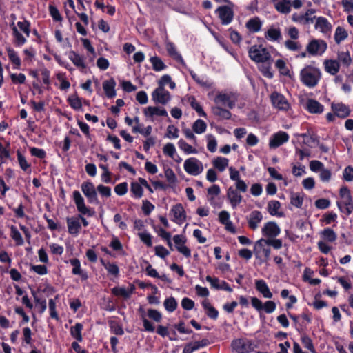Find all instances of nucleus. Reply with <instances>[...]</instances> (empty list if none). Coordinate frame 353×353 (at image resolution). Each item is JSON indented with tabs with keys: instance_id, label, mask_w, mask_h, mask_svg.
<instances>
[{
	"instance_id": "obj_30",
	"label": "nucleus",
	"mask_w": 353,
	"mask_h": 353,
	"mask_svg": "<svg viewBox=\"0 0 353 353\" xmlns=\"http://www.w3.org/2000/svg\"><path fill=\"white\" fill-rule=\"evenodd\" d=\"M265 37L271 41H279L282 39V34L280 28L270 27L265 32Z\"/></svg>"
},
{
	"instance_id": "obj_1",
	"label": "nucleus",
	"mask_w": 353,
	"mask_h": 353,
	"mask_svg": "<svg viewBox=\"0 0 353 353\" xmlns=\"http://www.w3.org/2000/svg\"><path fill=\"white\" fill-rule=\"evenodd\" d=\"M321 77L319 68L307 65L303 68L300 72V80L303 85L308 88L315 87Z\"/></svg>"
},
{
	"instance_id": "obj_41",
	"label": "nucleus",
	"mask_w": 353,
	"mask_h": 353,
	"mask_svg": "<svg viewBox=\"0 0 353 353\" xmlns=\"http://www.w3.org/2000/svg\"><path fill=\"white\" fill-rule=\"evenodd\" d=\"M321 235L325 241L328 242H334L337 238L336 234L330 228H325L321 232Z\"/></svg>"
},
{
	"instance_id": "obj_59",
	"label": "nucleus",
	"mask_w": 353,
	"mask_h": 353,
	"mask_svg": "<svg viewBox=\"0 0 353 353\" xmlns=\"http://www.w3.org/2000/svg\"><path fill=\"white\" fill-rule=\"evenodd\" d=\"M49 12L54 21H61L63 20L61 14H60L57 7L54 6H49Z\"/></svg>"
},
{
	"instance_id": "obj_3",
	"label": "nucleus",
	"mask_w": 353,
	"mask_h": 353,
	"mask_svg": "<svg viewBox=\"0 0 353 353\" xmlns=\"http://www.w3.org/2000/svg\"><path fill=\"white\" fill-rule=\"evenodd\" d=\"M250 58L256 63H265L271 59V54L262 45H254L248 50Z\"/></svg>"
},
{
	"instance_id": "obj_52",
	"label": "nucleus",
	"mask_w": 353,
	"mask_h": 353,
	"mask_svg": "<svg viewBox=\"0 0 353 353\" xmlns=\"http://www.w3.org/2000/svg\"><path fill=\"white\" fill-rule=\"evenodd\" d=\"M179 148L183 150L186 154H196L197 150L192 145L186 143L183 139H180L178 142Z\"/></svg>"
},
{
	"instance_id": "obj_36",
	"label": "nucleus",
	"mask_w": 353,
	"mask_h": 353,
	"mask_svg": "<svg viewBox=\"0 0 353 353\" xmlns=\"http://www.w3.org/2000/svg\"><path fill=\"white\" fill-rule=\"evenodd\" d=\"M68 57L75 66L82 69L86 68L87 66L83 61V59L76 52L70 51Z\"/></svg>"
},
{
	"instance_id": "obj_18",
	"label": "nucleus",
	"mask_w": 353,
	"mask_h": 353,
	"mask_svg": "<svg viewBox=\"0 0 353 353\" xmlns=\"http://www.w3.org/2000/svg\"><path fill=\"white\" fill-rule=\"evenodd\" d=\"M170 213L173 215V221L178 224H181L184 222L186 219V212L181 203L174 205L171 210Z\"/></svg>"
},
{
	"instance_id": "obj_19",
	"label": "nucleus",
	"mask_w": 353,
	"mask_h": 353,
	"mask_svg": "<svg viewBox=\"0 0 353 353\" xmlns=\"http://www.w3.org/2000/svg\"><path fill=\"white\" fill-rule=\"evenodd\" d=\"M69 263L73 267L72 274L74 275H79L82 281H86L88 279V272L81 269V262L77 258L70 259Z\"/></svg>"
},
{
	"instance_id": "obj_44",
	"label": "nucleus",
	"mask_w": 353,
	"mask_h": 353,
	"mask_svg": "<svg viewBox=\"0 0 353 353\" xmlns=\"http://www.w3.org/2000/svg\"><path fill=\"white\" fill-rule=\"evenodd\" d=\"M166 50L169 55L178 61H183L182 56L177 52L175 45L170 42L166 45Z\"/></svg>"
},
{
	"instance_id": "obj_35",
	"label": "nucleus",
	"mask_w": 353,
	"mask_h": 353,
	"mask_svg": "<svg viewBox=\"0 0 353 353\" xmlns=\"http://www.w3.org/2000/svg\"><path fill=\"white\" fill-rule=\"evenodd\" d=\"M246 28L249 30L251 32H259L262 26V23L260 20V19L257 17L252 18L249 19L246 24Z\"/></svg>"
},
{
	"instance_id": "obj_40",
	"label": "nucleus",
	"mask_w": 353,
	"mask_h": 353,
	"mask_svg": "<svg viewBox=\"0 0 353 353\" xmlns=\"http://www.w3.org/2000/svg\"><path fill=\"white\" fill-rule=\"evenodd\" d=\"M190 74L194 81L203 88H210L212 87V83L210 82L205 77H199L193 70L190 71Z\"/></svg>"
},
{
	"instance_id": "obj_7",
	"label": "nucleus",
	"mask_w": 353,
	"mask_h": 353,
	"mask_svg": "<svg viewBox=\"0 0 353 353\" xmlns=\"http://www.w3.org/2000/svg\"><path fill=\"white\" fill-rule=\"evenodd\" d=\"M233 7L234 6L228 4L221 6L216 9L215 14L218 15L222 25H228L233 21L234 16Z\"/></svg>"
},
{
	"instance_id": "obj_39",
	"label": "nucleus",
	"mask_w": 353,
	"mask_h": 353,
	"mask_svg": "<svg viewBox=\"0 0 353 353\" xmlns=\"http://www.w3.org/2000/svg\"><path fill=\"white\" fill-rule=\"evenodd\" d=\"M228 159L222 157H218L215 158L212 161L213 166L219 172L224 171L225 169L228 167Z\"/></svg>"
},
{
	"instance_id": "obj_10",
	"label": "nucleus",
	"mask_w": 353,
	"mask_h": 353,
	"mask_svg": "<svg viewBox=\"0 0 353 353\" xmlns=\"http://www.w3.org/2000/svg\"><path fill=\"white\" fill-rule=\"evenodd\" d=\"M185 171L192 176H197L203 172L202 163L195 157L186 159L183 164Z\"/></svg>"
},
{
	"instance_id": "obj_33",
	"label": "nucleus",
	"mask_w": 353,
	"mask_h": 353,
	"mask_svg": "<svg viewBox=\"0 0 353 353\" xmlns=\"http://www.w3.org/2000/svg\"><path fill=\"white\" fill-rule=\"evenodd\" d=\"M134 286L132 285L130 290H126L125 288L114 287L111 291L114 296H121L124 299H128L133 293Z\"/></svg>"
},
{
	"instance_id": "obj_46",
	"label": "nucleus",
	"mask_w": 353,
	"mask_h": 353,
	"mask_svg": "<svg viewBox=\"0 0 353 353\" xmlns=\"http://www.w3.org/2000/svg\"><path fill=\"white\" fill-rule=\"evenodd\" d=\"M348 36L347 31L342 27L338 26L334 33V41L337 44L345 40Z\"/></svg>"
},
{
	"instance_id": "obj_2",
	"label": "nucleus",
	"mask_w": 353,
	"mask_h": 353,
	"mask_svg": "<svg viewBox=\"0 0 353 353\" xmlns=\"http://www.w3.org/2000/svg\"><path fill=\"white\" fill-rule=\"evenodd\" d=\"M339 196L342 200L336 201V205L342 213L349 216L353 212V198L350 189L345 185L342 186L339 190Z\"/></svg>"
},
{
	"instance_id": "obj_26",
	"label": "nucleus",
	"mask_w": 353,
	"mask_h": 353,
	"mask_svg": "<svg viewBox=\"0 0 353 353\" xmlns=\"http://www.w3.org/2000/svg\"><path fill=\"white\" fill-rule=\"evenodd\" d=\"M275 9L280 13L288 14L291 11L292 3L290 0H271Z\"/></svg>"
},
{
	"instance_id": "obj_48",
	"label": "nucleus",
	"mask_w": 353,
	"mask_h": 353,
	"mask_svg": "<svg viewBox=\"0 0 353 353\" xmlns=\"http://www.w3.org/2000/svg\"><path fill=\"white\" fill-rule=\"evenodd\" d=\"M17 26L20 29L21 32H23L26 37H30V34L31 32V23L30 21L24 19L22 21L17 22Z\"/></svg>"
},
{
	"instance_id": "obj_28",
	"label": "nucleus",
	"mask_w": 353,
	"mask_h": 353,
	"mask_svg": "<svg viewBox=\"0 0 353 353\" xmlns=\"http://www.w3.org/2000/svg\"><path fill=\"white\" fill-rule=\"evenodd\" d=\"M325 70L331 75L336 74L340 69L339 61L334 59H326L323 62Z\"/></svg>"
},
{
	"instance_id": "obj_15",
	"label": "nucleus",
	"mask_w": 353,
	"mask_h": 353,
	"mask_svg": "<svg viewBox=\"0 0 353 353\" xmlns=\"http://www.w3.org/2000/svg\"><path fill=\"white\" fill-rule=\"evenodd\" d=\"M262 234L268 239L275 238L281 233V229L274 221L266 223L262 228Z\"/></svg>"
},
{
	"instance_id": "obj_16",
	"label": "nucleus",
	"mask_w": 353,
	"mask_h": 353,
	"mask_svg": "<svg viewBox=\"0 0 353 353\" xmlns=\"http://www.w3.org/2000/svg\"><path fill=\"white\" fill-rule=\"evenodd\" d=\"M331 109L334 114L341 119H345L350 115L351 110L348 105L341 103H332Z\"/></svg>"
},
{
	"instance_id": "obj_45",
	"label": "nucleus",
	"mask_w": 353,
	"mask_h": 353,
	"mask_svg": "<svg viewBox=\"0 0 353 353\" xmlns=\"http://www.w3.org/2000/svg\"><path fill=\"white\" fill-rule=\"evenodd\" d=\"M31 292L36 305L39 306V312L43 314L47 307L46 299L39 298L34 290H32Z\"/></svg>"
},
{
	"instance_id": "obj_11",
	"label": "nucleus",
	"mask_w": 353,
	"mask_h": 353,
	"mask_svg": "<svg viewBox=\"0 0 353 353\" xmlns=\"http://www.w3.org/2000/svg\"><path fill=\"white\" fill-rule=\"evenodd\" d=\"M236 97L232 94L219 93L214 99L215 105L226 106L229 109H233L236 105Z\"/></svg>"
},
{
	"instance_id": "obj_57",
	"label": "nucleus",
	"mask_w": 353,
	"mask_h": 353,
	"mask_svg": "<svg viewBox=\"0 0 353 353\" xmlns=\"http://www.w3.org/2000/svg\"><path fill=\"white\" fill-rule=\"evenodd\" d=\"M17 155L19 166L22 170L26 171L31 167V164L27 162L25 157L21 154L19 150L17 151Z\"/></svg>"
},
{
	"instance_id": "obj_61",
	"label": "nucleus",
	"mask_w": 353,
	"mask_h": 353,
	"mask_svg": "<svg viewBox=\"0 0 353 353\" xmlns=\"http://www.w3.org/2000/svg\"><path fill=\"white\" fill-rule=\"evenodd\" d=\"M230 32V39L234 44H239L242 40L241 35L232 28L228 29Z\"/></svg>"
},
{
	"instance_id": "obj_21",
	"label": "nucleus",
	"mask_w": 353,
	"mask_h": 353,
	"mask_svg": "<svg viewBox=\"0 0 353 353\" xmlns=\"http://www.w3.org/2000/svg\"><path fill=\"white\" fill-rule=\"evenodd\" d=\"M66 222L68 233L74 236H77L81 230V224L79 221V219L77 217H68Z\"/></svg>"
},
{
	"instance_id": "obj_60",
	"label": "nucleus",
	"mask_w": 353,
	"mask_h": 353,
	"mask_svg": "<svg viewBox=\"0 0 353 353\" xmlns=\"http://www.w3.org/2000/svg\"><path fill=\"white\" fill-rule=\"evenodd\" d=\"M30 152L32 156L43 159L46 157V151L42 148L32 147L30 148Z\"/></svg>"
},
{
	"instance_id": "obj_50",
	"label": "nucleus",
	"mask_w": 353,
	"mask_h": 353,
	"mask_svg": "<svg viewBox=\"0 0 353 353\" xmlns=\"http://www.w3.org/2000/svg\"><path fill=\"white\" fill-rule=\"evenodd\" d=\"M207 128V125L202 119H197L192 125V130L196 134L203 133Z\"/></svg>"
},
{
	"instance_id": "obj_56",
	"label": "nucleus",
	"mask_w": 353,
	"mask_h": 353,
	"mask_svg": "<svg viewBox=\"0 0 353 353\" xmlns=\"http://www.w3.org/2000/svg\"><path fill=\"white\" fill-rule=\"evenodd\" d=\"M10 77L12 83L14 85L23 84L26 80V75L23 73H10Z\"/></svg>"
},
{
	"instance_id": "obj_17",
	"label": "nucleus",
	"mask_w": 353,
	"mask_h": 353,
	"mask_svg": "<svg viewBox=\"0 0 353 353\" xmlns=\"http://www.w3.org/2000/svg\"><path fill=\"white\" fill-rule=\"evenodd\" d=\"M226 197L233 209L236 208L243 199V196L241 195L240 192L232 186L228 188Z\"/></svg>"
},
{
	"instance_id": "obj_32",
	"label": "nucleus",
	"mask_w": 353,
	"mask_h": 353,
	"mask_svg": "<svg viewBox=\"0 0 353 353\" xmlns=\"http://www.w3.org/2000/svg\"><path fill=\"white\" fill-rule=\"evenodd\" d=\"M315 28H319L320 29L321 32L327 33L331 31L332 25L325 17H319L316 18Z\"/></svg>"
},
{
	"instance_id": "obj_5",
	"label": "nucleus",
	"mask_w": 353,
	"mask_h": 353,
	"mask_svg": "<svg viewBox=\"0 0 353 353\" xmlns=\"http://www.w3.org/2000/svg\"><path fill=\"white\" fill-rule=\"evenodd\" d=\"M327 48V43L322 39H312L306 46V51L312 57L321 56Z\"/></svg>"
},
{
	"instance_id": "obj_51",
	"label": "nucleus",
	"mask_w": 353,
	"mask_h": 353,
	"mask_svg": "<svg viewBox=\"0 0 353 353\" xmlns=\"http://www.w3.org/2000/svg\"><path fill=\"white\" fill-rule=\"evenodd\" d=\"M301 341L302 345H303V347L305 348L310 350L312 353H316V350H315L314 346L313 345L312 341L309 336H307L306 334L303 335L301 337Z\"/></svg>"
},
{
	"instance_id": "obj_62",
	"label": "nucleus",
	"mask_w": 353,
	"mask_h": 353,
	"mask_svg": "<svg viewBox=\"0 0 353 353\" xmlns=\"http://www.w3.org/2000/svg\"><path fill=\"white\" fill-rule=\"evenodd\" d=\"M284 45L288 50L291 51H297L301 48V45L299 42L290 39L286 40Z\"/></svg>"
},
{
	"instance_id": "obj_25",
	"label": "nucleus",
	"mask_w": 353,
	"mask_h": 353,
	"mask_svg": "<svg viewBox=\"0 0 353 353\" xmlns=\"http://www.w3.org/2000/svg\"><path fill=\"white\" fill-rule=\"evenodd\" d=\"M116 81L113 78H111L109 80H106L103 82V88L106 97L108 99H113L114 97H116Z\"/></svg>"
},
{
	"instance_id": "obj_27",
	"label": "nucleus",
	"mask_w": 353,
	"mask_h": 353,
	"mask_svg": "<svg viewBox=\"0 0 353 353\" xmlns=\"http://www.w3.org/2000/svg\"><path fill=\"white\" fill-rule=\"evenodd\" d=\"M255 288L265 298L270 299L273 296L268 284L263 279H259L255 281Z\"/></svg>"
},
{
	"instance_id": "obj_6",
	"label": "nucleus",
	"mask_w": 353,
	"mask_h": 353,
	"mask_svg": "<svg viewBox=\"0 0 353 353\" xmlns=\"http://www.w3.org/2000/svg\"><path fill=\"white\" fill-rule=\"evenodd\" d=\"M232 347L237 353H250L252 352L256 345L253 341L247 338H239L232 341Z\"/></svg>"
},
{
	"instance_id": "obj_20",
	"label": "nucleus",
	"mask_w": 353,
	"mask_h": 353,
	"mask_svg": "<svg viewBox=\"0 0 353 353\" xmlns=\"http://www.w3.org/2000/svg\"><path fill=\"white\" fill-rule=\"evenodd\" d=\"M10 26L12 29V34L13 37L12 43L15 47H21L26 42V37H24L17 29V28L14 25V21H12V23H10Z\"/></svg>"
},
{
	"instance_id": "obj_24",
	"label": "nucleus",
	"mask_w": 353,
	"mask_h": 353,
	"mask_svg": "<svg viewBox=\"0 0 353 353\" xmlns=\"http://www.w3.org/2000/svg\"><path fill=\"white\" fill-rule=\"evenodd\" d=\"M262 219L263 214L260 211L254 210L251 212L248 217V227L252 230H255L258 228V225L261 222Z\"/></svg>"
},
{
	"instance_id": "obj_64",
	"label": "nucleus",
	"mask_w": 353,
	"mask_h": 353,
	"mask_svg": "<svg viewBox=\"0 0 353 353\" xmlns=\"http://www.w3.org/2000/svg\"><path fill=\"white\" fill-rule=\"evenodd\" d=\"M343 179L345 181H352L353 180V167L348 165L344 169Z\"/></svg>"
},
{
	"instance_id": "obj_53",
	"label": "nucleus",
	"mask_w": 353,
	"mask_h": 353,
	"mask_svg": "<svg viewBox=\"0 0 353 353\" xmlns=\"http://www.w3.org/2000/svg\"><path fill=\"white\" fill-rule=\"evenodd\" d=\"M303 197L299 193H292L290 196V204L297 208H301L303 205Z\"/></svg>"
},
{
	"instance_id": "obj_54",
	"label": "nucleus",
	"mask_w": 353,
	"mask_h": 353,
	"mask_svg": "<svg viewBox=\"0 0 353 353\" xmlns=\"http://www.w3.org/2000/svg\"><path fill=\"white\" fill-rule=\"evenodd\" d=\"M339 62H341L344 65L348 67L352 61L350 52H339L337 54Z\"/></svg>"
},
{
	"instance_id": "obj_23",
	"label": "nucleus",
	"mask_w": 353,
	"mask_h": 353,
	"mask_svg": "<svg viewBox=\"0 0 353 353\" xmlns=\"http://www.w3.org/2000/svg\"><path fill=\"white\" fill-rule=\"evenodd\" d=\"M305 109L311 114H321L324 110V106L315 99H308Z\"/></svg>"
},
{
	"instance_id": "obj_9",
	"label": "nucleus",
	"mask_w": 353,
	"mask_h": 353,
	"mask_svg": "<svg viewBox=\"0 0 353 353\" xmlns=\"http://www.w3.org/2000/svg\"><path fill=\"white\" fill-rule=\"evenodd\" d=\"M73 200L77 206V211L88 216H93L95 214L94 209H91L86 206L83 197L78 190H74L72 193Z\"/></svg>"
},
{
	"instance_id": "obj_43",
	"label": "nucleus",
	"mask_w": 353,
	"mask_h": 353,
	"mask_svg": "<svg viewBox=\"0 0 353 353\" xmlns=\"http://www.w3.org/2000/svg\"><path fill=\"white\" fill-rule=\"evenodd\" d=\"M189 102L192 108L198 113L199 116L203 117H207L205 112L203 110L200 103L196 100L194 97H190L189 98Z\"/></svg>"
},
{
	"instance_id": "obj_22",
	"label": "nucleus",
	"mask_w": 353,
	"mask_h": 353,
	"mask_svg": "<svg viewBox=\"0 0 353 353\" xmlns=\"http://www.w3.org/2000/svg\"><path fill=\"white\" fill-rule=\"evenodd\" d=\"M211 110L213 115L219 121L229 120L232 117L231 112L221 105H214L212 107Z\"/></svg>"
},
{
	"instance_id": "obj_47",
	"label": "nucleus",
	"mask_w": 353,
	"mask_h": 353,
	"mask_svg": "<svg viewBox=\"0 0 353 353\" xmlns=\"http://www.w3.org/2000/svg\"><path fill=\"white\" fill-rule=\"evenodd\" d=\"M165 309L168 312H174L178 306V303L174 297L170 296L169 298L165 299L163 303Z\"/></svg>"
},
{
	"instance_id": "obj_38",
	"label": "nucleus",
	"mask_w": 353,
	"mask_h": 353,
	"mask_svg": "<svg viewBox=\"0 0 353 353\" xmlns=\"http://www.w3.org/2000/svg\"><path fill=\"white\" fill-rule=\"evenodd\" d=\"M10 236L15 241L16 245L21 246L24 243L23 239L17 228L13 225L10 227Z\"/></svg>"
},
{
	"instance_id": "obj_8",
	"label": "nucleus",
	"mask_w": 353,
	"mask_h": 353,
	"mask_svg": "<svg viewBox=\"0 0 353 353\" xmlns=\"http://www.w3.org/2000/svg\"><path fill=\"white\" fill-rule=\"evenodd\" d=\"M81 191L86 196L88 203L95 205L100 203L97 196V189L92 182L87 181L83 182L81 186Z\"/></svg>"
},
{
	"instance_id": "obj_34",
	"label": "nucleus",
	"mask_w": 353,
	"mask_h": 353,
	"mask_svg": "<svg viewBox=\"0 0 353 353\" xmlns=\"http://www.w3.org/2000/svg\"><path fill=\"white\" fill-rule=\"evenodd\" d=\"M281 208V203L279 201L272 200L268 204V211L272 216H276L279 217L283 216V212H279L278 210Z\"/></svg>"
},
{
	"instance_id": "obj_37",
	"label": "nucleus",
	"mask_w": 353,
	"mask_h": 353,
	"mask_svg": "<svg viewBox=\"0 0 353 353\" xmlns=\"http://www.w3.org/2000/svg\"><path fill=\"white\" fill-rule=\"evenodd\" d=\"M83 328V326L81 323H77L74 326L70 327V332L71 336L78 342H81L83 341V336L81 334Z\"/></svg>"
},
{
	"instance_id": "obj_4",
	"label": "nucleus",
	"mask_w": 353,
	"mask_h": 353,
	"mask_svg": "<svg viewBox=\"0 0 353 353\" xmlns=\"http://www.w3.org/2000/svg\"><path fill=\"white\" fill-rule=\"evenodd\" d=\"M266 239H261L256 241L254 245L253 252L256 259L262 262H267L270 259L271 249L268 246V243H265Z\"/></svg>"
},
{
	"instance_id": "obj_12",
	"label": "nucleus",
	"mask_w": 353,
	"mask_h": 353,
	"mask_svg": "<svg viewBox=\"0 0 353 353\" xmlns=\"http://www.w3.org/2000/svg\"><path fill=\"white\" fill-rule=\"evenodd\" d=\"M152 100L156 103L166 105L171 99L170 92L164 88H157L152 93Z\"/></svg>"
},
{
	"instance_id": "obj_29",
	"label": "nucleus",
	"mask_w": 353,
	"mask_h": 353,
	"mask_svg": "<svg viewBox=\"0 0 353 353\" xmlns=\"http://www.w3.org/2000/svg\"><path fill=\"white\" fill-rule=\"evenodd\" d=\"M8 59L13 65V69H20L21 61L17 52L11 47L6 48Z\"/></svg>"
},
{
	"instance_id": "obj_42",
	"label": "nucleus",
	"mask_w": 353,
	"mask_h": 353,
	"mask_svg": "<svg viewBox=\"0 0 353 353\" xmlns=\"http://www.w3.org/2000/svg\"><path fill=\"white\" fill-rule=\"evenodd\" d=\"M150 61L154 71L159 72L166 68V65L163 62L161 59L157 56L152 57L150 59Z\"/></svg>"
},
{
	"instance_id": "obj_14",
	"label": "nucleus",
	"mask_w": 353,
	"mask_h": 353,
	"mask_svg": "<svg viewBox=\"0 0 353 353\" xmlns=\"http://www.w3.org/2000/svg\"><path fill=\"white\" fill-rule=\"evenodd\" d=\"M289 134L284 131H279L273 134L269 140V147L276 148L288 141Z\"/></svg>"
},
{
	"instance_id": "obj_13",
	"label": "nucleus",
	"mask_w": 353,
	"mask_h": 353,
	"mask_svg": "<svg viewBox=\"0 0 353 353\" xmlns=\"http://www.w3.org/2000/svg\"><path fill=\"white\" fill-rule=\"evenodd\" d=\"M270 101L272 105L279 110H288L290 107V104L285 97L276 91L273 92L270 94Z\"/></svg>"
},
{
	"instance_id": "obj_49",
	"label": "nucleus",
	"mask_w": 353,
	"mask_h": 353,
	"mask_svg": "<svg viewBox=\"0 0 353 353\" xmlns=\"http://www.w3.org/2000/svg\"><path fill=\"white\" fill-rule=\"evenodd\" d=\"M130 190L136 199H140L143 195V189L137 182H132Z\"/></svg>"
},
{
	"instance_id": "obj_31",
	"label": "nucleus",
	"mask_w": 353,
	"mask_h": 353,
	"mask_svg": "<svg viewBox=\"0 0 353 353\" xmlns=\"http://www.w3.org/2000/svg\"><path fill=\"white\" fill-rule=\"evenodd\" d=\"M143 113L145 117H152L154 115L168 117V112L164 108H159V107L148 106L144 109Z\"/></svg>"
},
{
	"instance_id": "obj_63",
	"label": "nucleus",
	"mask_w": 353,
	"mask_h": 353,
	"mask_svg": "<svg viewBox=\"0 0 353 353\" xmlns=\"http://www.w3.org/2000/svg\"><path fill=\"white\" fill-rule=\"evenodd\" d=\"M163 152L164 154L174 159V156L176 153V148L174 145L172 143H168L164 145Z\"/></svg>"
},
{
	"instance_id": "obj_55",
	"label": "nucleus",
	"mask_w": 353,
	"mask_h": 353,
	"mask_svg": "<svg viewBox=\"0 0 353 353\" xmlns=\"http://www.w3.org/2000/svg\"><path fill=\"white\" fill-rule=\"evenodd\" d=\"M275 66L279 70L281 74L283 76H290V70L284 60L278 59L275 63Z\"/></svg>"
},
{
	"instance_id": "obj_58",
	"label": "nucleus",
	"mask_w": 353,
	"mask_h": 353,
	"mask_svg": "<svg viewBox=\"0 0 353 353\" xmlns=\"http://www.w3.org/2000/svg\"><path fill=\"white\" fill-rule=\"evenodd\" d=\"M132 131L133 133H140L145 137H148L152 132V126L148 125L145 128L140 127L139 125H135L132 127Z\"/></svg>"
}]
</instances>
